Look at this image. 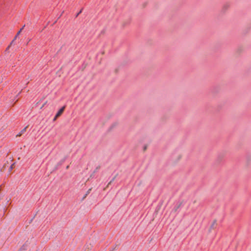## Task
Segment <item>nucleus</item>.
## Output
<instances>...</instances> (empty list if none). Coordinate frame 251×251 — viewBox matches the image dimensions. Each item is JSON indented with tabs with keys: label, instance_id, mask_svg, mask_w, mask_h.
<instances>
[{
	"label": "nucleus",
	"instance_id": "3",
	"mask_svg": "<svg viewBox=\"0 0 251 251\" xmlns=\"http://www.w3.org/2000/svg\"><path fill=\"white\" fill-rule=\"evenodd\" d=\"M27 127V126H26V127H25L24 129H23L21 132L18 134H17V136H21V135L24 133L25 132L26 130V128Z\"/></svg>",
	"mask_w": 251,
	"mask_h": 251
},
{
	"label": "nucleus",
	"instance_id": "2",
	"mask_svg": "<svg viewBox=\"0 0 251 251\" xmlns=\"http://www.w3.org/2000/svg\"><path fill=\"white\" fill-rule=\"evenodd\" d=\"M65 106H63L58 111V112L56 114L57 115V116L59 117L62 114V113L63 112V111L65 109Z\"/></svg>",
	"mask_w": 251,
	"mask_h": 251
},
{
	"label": "nucleus",
	"instance_id": "5",
	"mask_svg": "<svg viewBox=\"0 0 251 251\" xmlns=\"http://www.w3.org/2000/svg\"><path fill=\"white\" fill-rule=\"evenodd\" d=\"M14 167H15V163H13V164L11 165V166H10V168H9V171H12V170L14 168Z\"/></svg>",
	"mask_w": 251,
	"mask_h": 251
},
{
	"label": "nucleus",
	"instance_id": "1",
	"mask_svg": "<svg viewBox=\"0 0 251 251\" xmlns=\"http://www.w3.org/2000/svg\"><path fill=\"white\" fill-rule=\"evenodd\" d=\"M25 26V25H24L22 28L20 29V30L18 32V33H17L16 35L15 36V37H14V39L13 40V41H12V42L11 43V44H12L14 41H15V40L16 39V38L18 37V35L21 33L22 30L24 29V27Z\"/></svg>",
	"mask_w": 251,
	"mask_h": 251
},
{
	"label": "nucleus",
	"instance_id": "7",
	"mask_svg": "<svg viewBox=\"0 0 251 251\" xmlns=\"http://www.w3.org/2000/svg\"><path fill=\"white\" fill-rule=\"evenodd\" d=\"M91 189H89V190L87 192L86 194H85V196H84V199L85 198H86V196L88 195V194L90 193V191H91Z\"/></svg>",
	"mask_w": 251,
	"mask_h": 251
},
{
	"label": "nucleus",
	"instance_id": "4",
	"mask_svg": "<svg viewBox=\"0 0 251 251\" xmlns=\"http://www.w3.org/2000/svg\"><path fill=\"white\" fill-rule=\"evenodd\" d=\"M216 225V222L215 221L213 222V223H212V224L211 226V228H215Z\"/></svg>",
	"mask_w": 251,
	"mask_h": 251
},
{
	"label": "nucleus",
	"instance_id": "10",
	"mask_svg": "<svg viewBox=\"0 0 251 251\" xmlns=\"http://www.w3.org/2000/svg\"><path fill=\"white\" fill-rule=\"evenodd\" d=\"M23 250H25V246H23Z\"/></svg>",
	"mask_w": 251,
	"mask_h": 251
},
{
	"label": "nucleus",
	"instance_id": "11",
	"mask_svg": "<svg viewBox=\"0 0 251 251\" xmlns=\"http://www.w3.org/2000/svg\"><path fill=\"white\" fill-rule=\"evenodd\" d=\"M112 182V181H110L108 183V185L110 184Z\"/></svg>",
	"mask_w": 251,
	"mask_h": 251
},
{
	"label": "nucleus",
	"instance_id": "8",
	"mask_svg": "<svg viewBox=\"0 0 251 251\" xmlns=\"http://www.w3.org/2000/svg\"><path fill=\"white\" fill-rule=\"evenodd\" d=\"M58 117V116H57V115H56L53 119V121H55Z\"/></svg>",
	"mask_w": 251,
	"mask_h": 251
},
{
	"label": "nucleus",
	"instance_id": "6",
	"mask_svg": "<svg viewBox=\"0 0 251 251\" xmlns=\"http://www.w3.org/2000/svg\"><path fill=\"white\" fill-rule=\"evenodd\" d=\"M182 158V155L181 154H178V156H177V161H179Z\"/></svg>",
	"mask_w": 251,
	"mask_h": 251
},
{
	"label": "nucleus",
	"instance_id": "9",
	"mask_svg": "<svg viewBox=\"0 0 251 251\" xmlns=\"http://www.w3.org/2000/svg\"><path fill=\"white\" fill-rule=\"evenodd\" d=\"M81 12H82V10H80V11L77 13V14L76 15V17H77V16H78L80 13H81Z\"/></svg>",
	"mask_w": 251,
	"mask_h": 251
}]
</instances>
